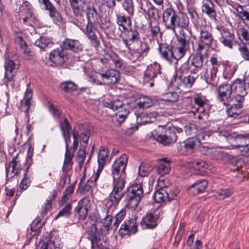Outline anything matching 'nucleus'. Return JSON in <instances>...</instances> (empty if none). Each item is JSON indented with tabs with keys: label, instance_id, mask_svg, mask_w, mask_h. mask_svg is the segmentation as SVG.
<instances>
[{
	"label": "nucleus",
	"instance_id": "nucleus-1",
	"mask_svg": "<svg viewBox=\"0 0 249 249\" xmlns=\"http://www.w3.org/2000/svg\"><path fill=\"white\" fill-rule=\"evenodd\" d=\"M183 130L181 128L173 125L165 126L163 133H160L157 130H154L151 133L152 138L159 142L167 145L176 142L178 136L177 133H180Z\"/></svg>",
	"mask_w": 249,
	"mask_h": 249
},
{
	"label": "nucleus",
	"instance_id": "nucleus-2",
	"mask_svg": "<svg viewBox=\"0 0 249 249\" xmlns=\"http://www.w3.org/2000/svg\"><path fill=\"white\" fill-rule=\"evenodd\" d=\"M143 195L142 185L140 184H134L127 190L125 198L124 200L125 208L135 210L138 206Z\"/></svg>",
	"mask_w": 249,
	"mask_h": 249
},
{
	"label": "nucleus",
	"instance_id": "nucleus-3",
	"mask_svg": "<svg viewBox=\"0 0 249 249\" xmlns=\"http://www.w3.org/2000/svg\"><path fill=\"white\" fill-rule=\"evenodd\" d=\"M197 77L198 76L193 71L190 74L183 77L174 75L170 81V85L174 89L188 90L192 87Z\"/></svg>",
	"mask_w": 249,
	"mask_h": 249
},
{
	"label": "nucleus",
	"instance_id": "nucleus-4",
	"mask_svg": "<svg viewBox=\"0 0 249 249\" xmlns=\"http://www.w3.org/2000/svg\"><path fill=\"white\" fill-rule=\"evenodd\" d=\"M214 41L212 32L208 28L202 27L200 29L198 40L194 50L198 53L204 52L206 53Z\"/></svg>",
	"mask_w": 249,
	"mask_h": 249
},
{
	"label": "nucleus",
	"instance_id": "nucleus-5",
	"mask_svg": "<svg viewBox=\"0 0 249 249\" xmlns=\"http://www.w3.org/2000/svg\"><path fill=\"white\" fill-rule=\"evenodd\" d=\"M125 181L122 180H113V187L108 197L107 205L108 207L115 208L118 205L123 196V190Z\"/></svg>",
	"mask_w": 249,
	"mask_h": 249
},
{
	"label": "nucleus",
	"instance_id": "nucleus-6",
	"mask_svg": "<svg viewBox=\"0 0 249 249\" xmlns=\"http://www.w3.org/2000/svg\"><path fill=\"white\" fill-rule=\"evenodd\" d=\"M128 157L125 154L122 155L117 159L112 166V175L113 180L125 179V168L127 165Z\"/></svg>",
	"mask_w": 249,
	"mask_h": 249
},
{
	"label": "nucleus",
	"instance_id": "nucleus-7",
	"mask_svg": "<svg viewBox=\"0 0 249 249\" xmlns=\"http://www.w3.org/2000/svg\"><path fill=\"white\" fill-rule=\"evenodd\" d=\"M216 29L220 34L219 40L225 47L232 49L233 47L238 43L234 34L228 29L222 26H218Z\"/></svg>",
	"mask_w": 249,
	"mask_h": 249
},
{
	"label": "nucleus",
	"instance_id": "nucleus-8",
	"mask_svg": "<svg viewBox=\"0 0 249 249\" xmlns=\"http://www.w3.org/2000/svg\"><path fill=\"white\" fill-rule=\"evenodd\" d=\"M160 77V66L159 64L155 62L147 66L144 72L143 79L145 83H149L150 87H152L154 85V82Z\"/></svg>",
	"mask_w": 249,
	"mask_h": 249
},
{
	"label": "nucleus",
	"instance_id": "nucleus-9",
	"mask_svg": "<svg viewBox=\"0 0 249 249\" xmlns=\"http://www.w3.org/2000/svg\"><path fill=\"white\" fill-rule=\"evenodd\" d=\"M159 210H155L148 212L142 218L140 224L143 229H153L157 227L160 217Z\"/></svg>",
	"mask_w": 249,
	"mask_h": 249
},
{
	"label": "nucleus",
	"instance_id": "nucleus-10",
	"mask_svg": "<svg viewBox=\"0 0 249 249\" xmlns=\"http://www.w3.org/2000/svg\"><path fill=\"white\" fill-rule=\"evenodd\" d=\"M210 71L205 76V80L208 84L213 85L216 83L217 73L221 65V62L218 60L216 54H213L210 58Z\"/></svg>",
	"mask_w": 249,
	"mask_h": 249
},
{
	"label": "nucleus",
	"instance_id": "nucleus-11",
	"mask_svg": "<svg viewBox=\"0 0 249 249\" xmlns=\"http://www.w3.org/2000/svg\"><path fill=\"white\" fill-rule=\"evenodd\" d=\"M232 92L231 84H223L218 89L217 100L223 104H227L232 100L231 94Z\"/></svg>",
	"mask_w": 249,
	"mask_h": 249
},
{
	"label": "nucleus",
	"instance_id": "nucleus-12",
	"mask_svg": "<svg viewBox=\"0 0 249 249\" xmlns=\"http://www.w3.org/2000/svg\"><path fill=\"white\" fill-rule=\"evenodd\" d=\"M177 11L172 8H168L163 11L162 21L167 30L176 33L175 31V18Z\"/></svg>",
	"mask_w": 249,
	"mask_h": 249
},
{
	"label": "nucleus",
	"instance_id": "nucleus-13",
	"mask_svg": "<svg viewBox=\"0 0 249 249\" xmlns=\"http://www.w3.org/2000/svg\"><path fill=\"white\" fill-rule=\"evenodd\" d=\"M136 220V217L133 216L125 220L122 224L120 228V234L122 236H124L127 234L131 235L136 233L138 229Z\"/></svg>",
	"mask_w": 249,
	"mask_h": 249
},
{
	"label": "nucleus",
	"instance_id": "nucleus-14",
	"mask_svg": "<svg viewBox=\"0 0 249 249\" xmlns=\"http://www.w3.org/2000/svg\"><path fill=\"white\" fill-rule=\"evenodd\" d=\"M16 66L14 61L9 58H5L4 64L5 72L3 81L6 86L9 82H13L16 75Z\"/></svg>",
	"mask_w": 249,
	"mask_h": 249
},
{
	"label": "nucleus",
	"instance_id": "nucleus-15",
	"mask_svg": "<svg viewBox=\"0 0 249 249\" xmlns=\"http://www.w3.org/2000/svg\"><path fill=\"white\" fill-rule=\"evenodd\" d=\"M69 2L74 15L82 21V23L85 21L83 15V10L86 8L89 3L87 0H69Z\"/></svg>",
	"mask_w": 249,
	"mask_h": 249
},
{
	"label": "nucleus",
	"instance_id": "nucleus-16",
	"mask_svg": "<svg viewBox=\"0 0 249 249\" xmlns=\"http://www.w3.org/2000/svg\"><path fill=\"white\" fill-rule=\"evenodd\" d=\"M122 36L123 43L125 45L128 50H130V46L132 44L136 42H139V34L136 30L127 29L122 31Z\"/></svg>",
	"mask_w": 249,
	"mask_h": 249
},
{
	"label": "nucleus",
	"instance_id": "nucleus-17",
	"mask_svg": "<svg viewBox=\"0 0 249 249\" xmlns=\"http://www.w3.org/2000/svg\"><path fill=\"white\" fill-rule=\"evenodd\" d=\"M130 54L137 60H142L149 53L150 47L148 44L143 42H138L137 46L134 48L130 47V50H128Z\"/></svg>",
	"mask_w": 249,
	"mask_h": 249
},
{
	"label": "nucleus",
	"instance_id": "nucleus-18",
	"mask_svg": "<svg viewBox=\"0 0 249 249\" xmlns=\"http://www.w3.org/2000/svg\"><path fill=\"white\" fill-rule=\"evenodd\" d=\"M101 79L105 81L106 84H118L120 80V72L115 69H109L104 72L98 73Z\"/></svg>",
	"mask_w": 249,
	"mask_h": 249
},
{
	"label": "nucleus",
	"instance_id": "nucleus-19",
	"mask_svg": "<svg viewBox=\"0 0 249 249\" xmlns=\"http://www.w3.org/2000/svg\"><path fill=\"white\" fill-rule=\"evenodd\" d=\"M90 206L89 198L85 196L78 201L77 205L74 208V211L79 214L81 219L84 220L86 218Z\"/></svg>",
	"mask_w": 249,
	"mask_h": 249
},
{
	"label": "nucleus",
	"instance_id": "nucleus-20",
	"mask_svg": "<svg viewBox=\"0 0 249 249\" xmlns=\"http://www.w3.org/2000/svg\"><path fill=\"white\" fill-rule=\"evenodd\" d=\"M96 23L87 22L86 28L83 31L84 34L90 39L92 46L96 48H98L100 45V41L98 40L97 36L96 35L97 29L95 26Z\"/></svg>",
	"mask_w": 249,
	"mask_h": 249
},
{
	"label": "nucleus",
	"instance_id": "nucleus-21",
	"mask_svg": "<svg viewBox=\"0 0 249 249\" xmlns=\"http://www.w3.org/2000/svg\"><path fill=\"white\" fill-rule=\"evenodd\" d=\"M38 1L44 5L45 9L49 12L50 16L55 23H57L62 21V18L61 15L50 0H38Z\"/></svg>",
	"mask_w": 249,
	"mask_h": 249
},
{
	"label": "nucleus",
	"instance_id": "nucleus-22",
	"mask_svg": "<svg viewBox=\"0 0 249 249\" xmlns=\"http://www.w3.org/2000/svg\"><path fill=\"white\" fill-rule=\"evenodd\" d=\"M188 164V167L195 170L197 174L203 176L208 173L210 170L209 165L204 161L191 160Z\"/></svg>",
	"mask_w": 249,
	"mask_h": 249
},
{
	"label": "nucleus",
	"instance_id": "nucleus-23",
	"mask_svg": "<svg viewBox=\"0 0 249 249\" xmlns=\"http://www.w3.org/2000/svg\"><path fill=\"white\" fill-rule=\"evenodd\" d=\"M49 57L53 63L56 65H61L65 63L67 59V55L63 49L60 48L52 51L50 53Z\"/></svg>",
	"mask_w": 249,
	"mask_h": 249
},
{
	"label": "nucleus",
	"instance_id": "nucleus-24",
	"mask_svg": "<svg viewBox=\"0 0 249 249\" xmlns=\"http://www.w3.org/2000/svg\"><path fill=\"white\" fill-rule=\"evenodd\" d=\"M83 13H85L87 21L89 22L99 23L101 20L98 10L93 6L88 4L84 9Z\"/></svg>",
	"mask_w": 249,
	"mask_h": 249
},
{
	"label": "nucleus",
	"instance_id": "nucleus-25",
	"mask_svg": "<svg viewBox=\"0 0 249 249\" xmlns=\"http://www.w3.org/2000/svg\"><path fill=\"white\" fill-rule=\"evenodd\" d=\"M160 57L168 62L173 61V50L171 46L166 43H160L158 48Z\"/></svg>",
	"mask_w": 249,
	"mask_h": 249
},
{
	"label": "nucleus",
	"instance_id": "nucleus-26",
	"mask_svg": "<svg viewBox=\"0 0 249 249\" xmlns=\"http://www.w3.org/2000/svg\"><path fill=\"white\" fill-rule=\"evenodd\" d=\"M159 185V188L155 191L153 198L157 203L167 202L169 201V196H168V187L167 186H163L161 184Z\"/></svg>",
	"mask_w": 249,
	"mask_h": 249
},
{
	"label": "nucleus",
	"instance_id": "nucleus-27",
	"mask_svg": "<svg viewBox=\"0 0 249 249\" xmlns=\"http://www.w3.org/2000/svg\"><path fill=\"white\" fill-rule=\"evenodd\" d=\"M189 23V19L186 14L177 12L175 18V31H176L177 28L187 30Z\"/></svg>",
	"mask_w": 249,
	"mask_h": 249
},
{
	"label": "nucleus",
	"instance_id": "nucleus-28",
	"mask_svg": "<svg viewBox=\"0 0 249 249\" xmlns=\"http://www.w3.org/2000/svg\"><path fill=\"white\" fill-rule=\"evenodd\" d=\"M132 17L129 16L128 15L126 16L124 14L116 15V23L121 31L130 29L132 24L131 18Z\"/></svg>",
	"mask_w": 249,
	"mask_h": 249
},
{
	"label": "nucleus",
	"instance_id": "nucleus-29",
	"mask_svg": "<svg viewBox=\"0 0 249 249\" xmlns=\"http://www.w3.org/2000/svg\"><path fill=\"white\" fill-rule=\"evenodd\" d=\"M62 47L66 50H70L73 52L77 53L83 49L82 45L78 40L65 38L62 42Z\"/></svg>",
	"mask_w": 249,
	"mask_h": 249
},
{
	"label": "nucleus",
	"instance_id": "nucleus-30",
	"mask_svg": "<svg viewBox=\"0 0 249 249\" xmlns=\"http://www.w3.org/2000/svg\"><path fill=\"white\" fill-rule=\"evenodd\" d=\"M18 155L15 156L10 161L8 167H6V178H12L17 175L20 168V163L18 161Z\"/></svg>",
	"mask_w": 249,
	"mask_h": 249
},
{
	"label": "nucleus",
	"instance_id": "nucleus-31",
	"mask_svg": "<svg viewBox=\"0 0 249 249\" xmlns=\"http://www.w3.org/2000/svg\"><path fill=\"white\" fill-rule=\"evenodd\" d=\"M223 76L225 79L230 80L237 70L238 65L235 63L226 61L223 64Z\"/></svg>",
	"mask_w": 249,
	"mask_h": 249
},
{
	"label": "nucleus",
	"instance_id": "nucleus-32",
	"mask_svg": "<svg viewBox=\"0 0 249 249\" xmlns=\"http://www.w3.org/2000/svg\"><path fill=\"white\" fill-rule=\"evenodd\" d=\"M73 157V152H71V151L69 150V146L67 143H66L65 158L62 167L63 172H67L71 169Z\"/></svg>",
	"mask_w": 249,
	"mask_h": 249
},
{
	"label": "nucleus",
	"instance_id": "nucleus-33",
	"mask_svg": "<svg viewBox=\"0 0 249 249\" xmlns=\"http://www.w3.org/2000/svg\"><path fill=\"white\" fill-rule=\"evenodd\" d=\"M182 144V146L187 152L192 153L200 145V140L195 137H193L185 140Z\"/></svg>",
	"mask_w": 249,
	"mask_h": 249
},
{
	"label": "nucleus",
	"instance_id": "nucleus-34",
	"mask_svg": "<svg viewBox=\"0 0 249 249\" xmlns=\"http://www.w3.org/2000/svg\"><path fill=\"white\" fill-rule=\"evenodd\" d=\"M202 11L210 18H215L216 11L214 4L211 0H203L201 6Z\"/></svg>",
	"mask_w": 249,
	"mask_h": 249
},
{
	"label": "nucleus",
	"instance_id": "nucleus-35",
	"mask_svg": "<svg viewBox=\"0 0 249 249\" xmlns=\"http://www.w3.org/2000/svg\"><path fill=\"white\" fill-rule=\"evenodd\" d=\"M32 96V91L30 89H27L25 92L24 99L20 102L21 110L25 112L26 116L28 115V111L31 106V100Z\"/></svg>",
	"mask_w": 249,
	"mask_h": 249
},
{
	"label": "nucleus",
	"instance_id": "nucleus-36",
	"mask_svg": "<svg viewBox=\"0 0 249 249\" xmlns=\"http://www.w3.org/2000/svg\"><path fill=\"white\" fill-rule=\"evenodd\" d=\"M208 181L205 179L198 180L196 181L189 188L190 193L194 195L203 192L208 186Z\"/></svg>",
	"mask_w": 249,
	"mask_h": 249
},
{
	"label": "nucleus",
	"instance_id": "nucleus-37",
	"mask_svg": "<svg viewBox=\"0 0 249 249\" xmlns=\"http://www.w3.org/2000/svg\"><path fill=\"white\" fill-rule=\"evenodd\" d=\"M184 29H180L178 33H174L177 38L178 45H181L183 47H186L189 44L190 36L186 34L184 30Z\"/></svg>",
	"mask_w": 249,
	"mask_h": 249
},
{
	"label": "nucleus",
	"instance_id": "nucleus-38",
	"mask_svg": "<svg viewBox=\"0 0 249 249\" xmlns=\"http://www.w3.org/2000/svg\"><path fill=\"white\" fill-rule=\"evenodd\" d=\"M245 80H242L239 78H237L234 80L232 84L234 88V90L236 94L245 95L247 94L246 90Z\"/></svg>",
	"mask_w": 249,
	"mask_h": 249
},
{
	"label": "nucleus",
	"instance_id": "nucleus-39",
	"mask_svg": "<svg viewBox=\"0 0 249 249\" xmlns=\"http://www.w3.org/2000/svg\"><path fill=\"white\" fill-rule=\"evenodd\" d=\"M231 101L227 104H223L226 107V111L229 117H235L241 113V107L239 105H236Z\"/></svg>",
	"mask_w": 249,
	"mask_h": 249
},
{
	"label": "nucleus",
	"instance_id": "nucleus-40",
	"mask_svg": "<svg viewBox=\"0 0 249 249\" xmlns=\"http://www.w3.org/2000/svg\"><path fill=\"white\" fill-rule=\"evenodd\" d=\"M103 104L104 107L113 110L125 108L123 101L118 98H116L111 101L107 99H105L103 101Z\"/></svg>",
	"mask_w": 249,
	"mask_h": 249
},
{
	"label": "nucleus",
	"instance_id": "nucleus-41",
	"mask_svg": "<svg viewBox=\"0 0 249 249\" xmlns=\"http://www.w3.org/2000/svg\"><path fill=\"white\" fill-rule=\"evenodd\" d=\"M195 52L196 54L191 60V65L195 68V71H199L201 70L203 66V53L205 52H201L198 53L197 51Z\"/></svg>",
	"mask_w": 249,
	"mask_h": 249
},
{
	"label": "nucleus",
	"instance_id": "nucleus-42",
	"mask_svg": "<svg viewBox=\"0 0 249 249\" xmlns=\"http://www.w3.org/2000/svg\"><path fill=\"white\" fill-rule=\"evenodd\" d=\"M16 42L20 45L26 59H31L33 57L34 53L28 49L27 45L23 41L22 37L20 36L17 37Z\"/></svg>",
	"mask_w": 249,
	"mask_h": 249
},
{
	"label": "nucleus",
	"instance_id": "nucleus-43",
	"mask_svg": "<svg viewBox=\"0 0 249 249\" xmlns=\"http://www.w3.org/2000/svg\"><path fill=\"white\" fill-rule=\"evenodd\" d=\"M170 170V161L166 159H161L158 165L157 172L161 176L167 174Z\"/></svg>",
	"mask_w": 249,
	"mask_h": 249
},
{
	"label": "nucleus",
	"instance_id": "nucleus-44",
	"mask_svg": "<svg viewBox=\"0 0 249 249\" xmlns=\"http://www.w3.org/2000/svg\"><path fill=\"white\" fill-rule=\"evenodd\" d=\"M237 141L240 140V143L237 145V147L242 148L240 149L241 154L244 156L249 155V148L248 145L249 143V139L242 136H238L236 138Z\"/></svg>",
	"mask_w": 249,
	"mask_h": 249
},
{
	"label": "nucleus",
	"instance_id": "nucleus-45",
	"mask_svg": "<svg viewBox=\"0 0 249 249\" xmlns=\"http://www.w3.org/2000/svg\"><path fill=\"white\" fill-rule=\"evenodd\" d=\"M146 3L147 5L149 4L150 5V6L148 7V9L146 10L142 6H141V9L150 18L156 19L157 18H159V10L152 5L150 2L147 1Z\"/></svg>",
	"mask_w": 249,
	"mask_h": 249
},
{
	"label": "nucleus",
	"instance_id": "nucleus-46",
	"mask_svg": "<svg viewBox=\"0 0 249 249\" xmlns=\"http://www.w3.org/2000/svg\"><path fill=\"white\" fill-rule=\"evenodd\" d=\"M90 178L88 180L87 183L80 182L78 185V191L82 194H89L91 196L93 194L92 187L93 185L90 184Z\"/></svg>",
	"mask_w": 249,
	"mask_h": 249
},
{
	"label": "nucleus",
	"instance_id": "nucleus-47",
	"mask_svg": "<svg viewBox=\"0 0 249 249\" xmlns=\"http://www.w3.org/2000/svg\"><path fill=\"white\" fill-rule=\"evenodd\" d=\"M122 6L126 12L127 15L129 16H134L135 7L133 0H123L122 3Z\"/></svg>",
	"mask_w": 249,
	"mask_h": 249
},
{
	"label": "nucleus",
	"instance_id": "nucleus-48",
	"mask_svg": "<svg viewBox=\"0 0 249 249\" xmlns=\"http://www.w3.org/2000/svg\"><path fill=\"white\" fill-rule=\"evenodd\" d=\"M136 105L140 108H147L152 106L153 102L149 97L143 96L136 101Z\"/></svg>",
	"mask_w": 249,
	"mask_h": 249
},
{
	"label": "nucleus",
	"instance_id": "nucleus-49",
	"mask_svg": "<svg viewBox=\"0 0 249 249\" xmlns=\"http://www.w3.org/2000/svg\"><path fill=\"white\" fill-rule=\"evenodd\" d=\"M35 44L41 49H43L47 47H51L53 42L49 38L41 36L35 41Z\"/></svg>",
	"mask_w": 249,
	"mask_h": 249
},
{
	"label": "nucleus",
	"instance_id": "nucleus-50",
	"mask_svg": "<svg viewBox=\"0 0 249 249\" xmlns=\"http://www.w3.org/2000/svg\"><path fill=\"white\" fill-rule=\"evenodd\" d=\"M236 10L238 16L249 28V12L243 10V7L241 6L237 7Z\"/></svg>",
	"mask_w": 249,
	"mask_h": 249
},
{
	"label": "nucleus",
	"instance_id": "nucleus-51",
	"mask_svg": "<svg viewBox=\"0 0 249 249\" xmlns=\"http://www.w3.org/2000/svg\"><path fill=\"white\" fill-rule=\"evenodd\" d=\"M62 90L67 92H70L77 90V86L71 81H66L60 84Z\"/></svg>",
	"mask_w": 249,
	"mask_h": 249
},
{
	"label": "nucleus",
	"instance_id": "nucleus-52",
	"mask_svg": "<svg viewBox=\"0 0 249 249\" xmlns=\"http://www.w3.org/2000/svg\"><path fill=\"white\" fill-rule=\"evenodd\" d=\"M186 47L178 45L173 50V61L174 60H178L183 57L186 53Z\"/></svg>",
	"mask_w": 249,
	"mask_h": 249
},
{
	"label": "nucleus",
	"instance_id": "nucleus-53",
	"mask_svg": "<svg viewBox=\"0 0 249 249\" xmlns=\"http://www.w3.org/2000/svg\"><path fill=\"white\" fill-rule=\"evenodd\" d=\"M236 34L241 41H245L246 43L249 44V31L244 27L239 28Z\"/></svg>",
	"mask_w": 249,
	"mask_h": 249
},
{
	"label": "nucleus",
	"instance_id": "nucleus-54",
	"mask_svg": "<svg viewBox=\"0 0 249 249\" xmlns=\"http://www.w3.org/2000/svg\"><path fill=\"white\" fill-rule=\"evenodd\" d=\"M60 128L62 132L63 136L65 139V143H67L66 133L70 132L71 128L67 118L64 119V122H60Z\"/></svg>",
	"mask_w": 249,
	"mask_h": 249
},
{
	"label": "nucleus",
	"instance_id": "nucleus-55",
	"mask_svg": "<svg viewBox=\"0 0 249 249\" xmlns=\"http://www.w3.org/2000/svg\"><path fill=\"white\" fill-rule=\"evenodd\" d=\"M74 187L72 185L68 186L63 193V195L60 201L61 205H63L71 197L73 193Z\"/></svg>",
	"mask_w": 249,
	"mask_h": 249
},
{
	"label": "nucleus",
	"instance_id": "nucleus-56",
	"mask_svg": "<svg viewBox=\"0 0 249 249\" xmlns=\"http://www.w3.org/2000/svg\"><path fill=\"white\" fill-rule=\"evenodd\" d=\"M194 101L199 108L196 109V111H198L199 109L203 108V106L206 104L205 97L201 94H195L193 97Z\"/></svg>",
	"mask_w": 249,
	"mask_h": 249
},
{
	"label": "nucleus",
	"instance_id": "nucleus-57",
	"mask_svg": "<svg viewBox=\"0 0 249 249\" xmlns=\"http://www.w3.org/2000/svg\"><path fill=\"white\" fill-rule=\"evenodd\" d=\"M86 155V151L85 149V147H80L78 151L76 157V161L80 169L82 167L83 164L85 160Z\"/></svg>",
	"mask_w": 249,
	"mask_h": 249
},
{
	"label": "nucleus",
	"instance_id": "nucleus-58",
	"mask_svg": "<svg viewBox=\"0 0 249 249\" xmlns=\"http://www.w3.org/2000/svg\"><path fill=\"white\" fill-rule=\"evenodd\" d=\"M88 239L91 241V248L92 249H95L96 248L99 247L101 240L96 232L89 233Z\"/></svg>",
	"mask_w": 249,
	"mask_h": 249
},
{
	"label": "nucleus",
	"instance_id": "nucleus-59",
	"mask_svg": "<svg viewBox=\"0 0 249 249\" xmlns=\"http://www.w3.org/2000/svg\"><path fill=\"white\" fill-rule=\"evenodd\" d=\"M72 209V205L71 203H67L65 207L59 212L56 218H58L61 216H65L68 218L71 214V210Z\"/></svg>",
	"mask_w": 249,
	"mask_h": 249
},
{
	"label": "nucleus",
	"instance_id": "nucleus-60",
	"mask_svg": "<svg viewBox=\"0 0 249 249\" xmlns=\"http://www.w3.org/2000/svg\"><path fill=\"white\" fill-rule=\"evenodd\" d=\"M190 68V66L188 61L183 63L177 70V74L176 75L182 77L183 75L186 74L188 73Z\"/></svg>",
	"mask_w": 249,
	"mask_h": 249
},
{
	"label": "nucleus",
	"instance_id": "nucleus-61",
	"mask_svg": "<svg viewBox=\"0 0 249 249\" xmlns=\"http://www.w3.org/2000/svg\"><path fill=\"white\" fill-rule=\"evenodd\" d=\"M178 99V95L176 92H170L166 93L163 97V100L166 102L175 103Z\"/></svg>",
	"mask_w": 249,
	"mask_h": 249
},
{
	"label": "nucleus",
	"instance_id": "nucleus-62",
	"mask_svg": "<svg viewBox=\"0 0 249 249\" xmlns=\"http://www.w3.org/2000/svg\"><path fill=\"white\" fill-rule=\"evenodd\" d=\"M108 152L107 149L103 147L100 150L98 156V164H104L106 159L108 157Z\"/></svg>",
	"mask_w": 249,
	"mask_h": 249
},
{
	"label": "nucleus",
	"instance_id": "nucleus-63",
	"mask_svg": "<svg viewBox=\"0 0 249 249\" xmlns=\"http://www.w3.org/2000/svg\"><path fill=\"white\" fill-rule=\"evenodd\" d=\"M238 51L241 57L245 60L249 61V49L245 43L238 47Z\"/></svg>",
	"mask_w": 249,
	"mask_h": 249
},
{
	"label": "nucleus",
	"instance_id": "nucleus-64",
	"mask_svg": "<svg viewBox=\"0 0 249 249\" xmlns=\"http://www.w3.org/2000/svg\"><path fill=\"white\" fill-rule=\"evenodd\" d=\"M57 245L50 239L43 241L40 249H56Z\"/></svg>",
	"mask_w": 249,
	"mask_h": 249
}]
</instances>
